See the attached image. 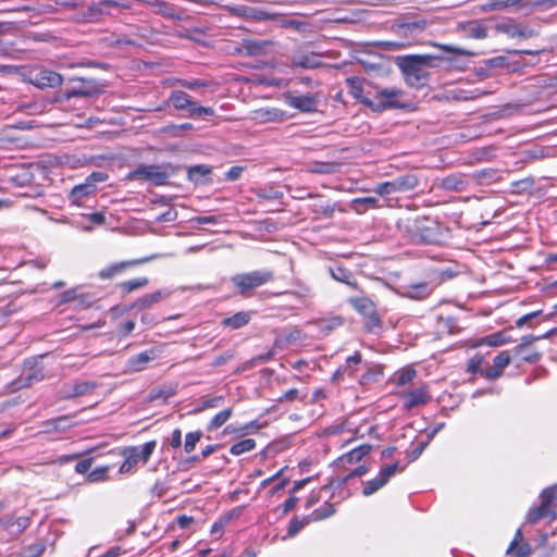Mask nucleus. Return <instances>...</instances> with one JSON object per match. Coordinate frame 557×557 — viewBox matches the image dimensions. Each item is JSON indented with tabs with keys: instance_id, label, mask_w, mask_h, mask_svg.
I'll list each match as a JSON object with an SVG mask.
<instances>
[{
	"instance_id": "nucleus-42",
	"label": "nucleus",
	"mask_w": 557,
	"mask_h": 557,
	"mask_svg": "<svg viewBox=\"0 0 557 557\" xmlns=\"http://www.w3.org/2000/svg\"><path fill=\"white\" fill-rule=\"evenodd\" d=\"M363 327L371 334H379L382 331V321L376 310L364 318Z\"/></svg>"
},
{
	"instance_id": "nucleus-3",
	"label": "nucleus",
	"mask_w": 557,
	"mask_h": 557,
	"mask_svg": "<svg viewBox=\"0 0 557 557\" xmlns=\"http://www.w3.org/2000/svg\"><path fill=\"white\" fill-rule=\"evenodd\" d=\"M174 172L175 168L171 163L139 164L128 173L127 178L131 181L148 182L154 186H163L169 183Z\"/></svg>"
},
{
	"instance_id": "nucleus-33",
	"label": "nucleus",
	"mask_w": 557,
	"mask_h": 557,
	"mask_svg": "<svg viewBox=\"0 0 557 557\" xmlns=\"http://www.w3.org/2000/svg\"><path fill=\"white\" fill-rule=\"evenodd\" d=\"M44 425L46 428V432H64L74 426L75 423L71 422V418L69 416H61L55 419L47 420Z\"/></svg>"
},
{
	"instance_id": "nucleus-12",
	"label": "nucleus",
	"mask_w": 557,
	"mask_h": 557,
	"mask_svg": "<svg viewBox=\"0 0 557 557\" xmlns=\"http://www.w3.org/2000/svg\"><path fill=\"white\" fill-rule=\"evenodd\" d=\"M284 99L290 108L302 113H311L318 110L319 100L317 95H294L293 92H286Z\"/></svg>"
},
{
	"instance_id": "nucleus-59",
	"label": "nucleus",
	"mask_w": 557,
	"mask_h": 557,
	"mask_svg": "<svg viewBox=\"0 0 557 557\" xmlns=\"http://www.w3.org/2000/svg\"><path fill=\"white\" fill-rule=\"evenodd\" d=\"M258 198L267 199V200H278L283 197V191L270 188H260L257 191Z\"/></svg>"
},
{
	"instance_id": "nucleus-15",
	"label": "nucleus",
	"mask_w": 557,
	"mask_h": 557,
	"mask_svg": "<svg viewBox=\"0 0 557 557\" xmlns=\"http://www.w3.org/2000/svg\"><path fill=\"white\" fill-rule=\"evenodd\" d=\"M173 294V290L169 287L158 289L151 294L144 295L136 299L131 308L136 310H145L151 308L153 305L168 299Z\"/></svg>"
},
{
	"instance_id": "nucleus-52",
	"label": "nucleus",
	"mask_w": 557,
	"mask_h": 557,
	"mask_svg": "<svg viewBox=\"0 0 557 557\" xmlns=\"http://www.w3.org/2000/svg\"><path fill=\"white\" fill-rule=\"evenodd\" d=\"M540 315H542V310H535L530 313H525L522 317L518 318L515 324L517 327H522L524 325H528L529 327H534V320Z\"/></svg>"
},
{
	"instance_id": "nucleus-46",
	"label": "nucleus",
	"mask_w": 557,
	"mask_h": 557,
	"mask_svg": "<svg viewBox=\"0 0 557 557\" xmlns=\"http://www.w3.org/2000/svg\"><path fill=\"white\" fill-rule=\"evenodd\" d=\"M344 324V319L342 317H332L329 319H323L319 322V327L321 332L325 335L332 332L333 330L342 326Z\"/></svg>"
},
{
	"instance_id": "nucleus-57",
	"label": "nucleus",
	"mask_w": 557,
	"mask_h": 557,
	"mask_svg": "<svg viewBox=\"0 0 557 557\" xmlns=\"http://www.w3.org/2000/svg\"><path fill=\"white\" fill-rule=\"evenodd\" d=\"M335 211V205L332 203H315L312 206V212L320 214L324 218H332Z\"/></svg>"
},
{
	"instance_id": "nucleus-45",
	"label": "nucleus",
	"mask_w": 557,
	"mask_h": 557,
	"mask_svg": "<svg viewBox=\"0 0 557 557\" xmlns=\"http://www.w3.org/2000/svg\"><path fill=\"white\" fill-rule=\"evenodd\" d=\"M510 331H511V329H506V330L490 334V347H497V346H502L504 344L511 342L512 338L509 335Z\"/></svg>"
},
{
	"instance_id": "nucleus-47",
	"label": "nucleus",
	"mask_w": 557,
	"mask_h": 557,
	"mask_svg": "<svg viewBox=\"0 0 557 557\" xmlns=\"http://www.w3.org/2000/svg\"><path fill=\"white\" fill-rule=\"evenodd\" d=\"M211 173V169L203 164L190 166L188 169V178L195 183H199L201 177H205Z\"/></svg>"
},
{
	"instance_id": "nucleus-14",
	"label": "nucleus",
	"mask_w": 557,
	"mask_h": 557,
	"mask_svg": "<svg viewBox=\"0 0 557 557\" xmlns=\"http://www.w3.org/2000/svg\"><path fill=\"white\" fill-rule=\"evenodd\" d=\"M494 184H502V186L496 189L490 187V194L506 193L508 190L512 193L519 191L518 188L521 183L511 180L509 171H498L490 168V186Z\"/></svg>"
},
{
	"instance_id": "nucleus-32",
	"label": "nucleus",
	"mask_w": 557,
	"mask_h": 557,
	"mask_svg": "<svg viewBox=\"0 0 557 557\" xmlns=\"http://www.w3.org/2000/svg\"><path fill=\"white\" fill-rule=\"evenodd\" d=\"M225 403V397L219 396H202L198 399V406L193 410V413H200L210 408L221 407Z\"/></svg>"
},
{
	"instance_id": "nucleus-7",
	"label": "nucleus",
	"mask_w": 557,
	"mask_h": 557,
	"mask_svg": "<svg viewBox=\"0 0 557 557\" xmlns=\"http://www.w3.org/2000/svg\"><path fill=\"white\" fill-rule=\"evenodd\" d=\"M44 377L42 368L37 367V364L30 360H26L24 362L23 373L3 387L2 395L13 394L23 388L30 387L33 384L42 381Z\"/></svg>"
},
{
	"instance_id": "nucleus-36",
	"label": "nucleus",
	"mask_w": 557,
	"mask_h": 557,
	"mask_svg": "<svg viewBox=\"0 0 557 557\" xmlns=\"http://www.w3.org/2000/svg\"><path fill=\"white\" fill-rule=\"evenodd\" d=\"M284 112L280 109H260L255 112V119L261 122L283 121Z\"/></svg>"
},
{
	"instance_id": "nucleus-38",
	"label": "nucleus",
	"mask_w": 557,
	"mask_h": 557,
	"mask_svg": "<svg viewBox=\"0 0 557 557\" xmlns=\"http://www.w3.org/2000/svg\"><path fill=\"white\" fill-rule=\"evenodd\" d=\"M148 283H149L148 277H145V276L136 277V278L120 283L117 285V287L120 288V290L123 295H127L136 289L146 287L148 285Z\"/></svg>"
},
{
	"instance_id": "nucleus-56",
	"label": "nucleus",
	"mask_w": 557,
	"mask_h": 557,
	"mask_svg": "<svg viewBox=\"0 0 557 557\" xmlns=\"http://www.w3.org/2000/svg\"><path fill=\"white\" fill-rule=\"evenodd\" d=\"M484 362V356L475 355L469 360L468 363V371L472 374L481 373L484 374V370L482 368ZM485 375L487 376V372H485Z\"/></svg>"
},
{
	"instance_id": "nucleus-4",
	"label": "nucleus",
	"mask_w": 557,
	"mask_h": 557,
	"mask_svg": "<svg viewBox=\"0 0 557 557\" xmlns=\"http://www.w3.org/2000/svg\"><path fill=\"white\" fill-rule=\"evenodd\" d=\"M168 102L177 111L187 112L188 117L213 116L214 110L211 107L200 106L191 96L183 90H173Z\"/></svg>"
},
{
	"instance_id": "nucleus-16",
	"label": "nucleus",
	"mask_w": 557,
	"mask_h": 557,
	"mask_svg": "<svg viewBox=\"0 0 557 557\" xmlns=\"http://www.w3.org/2000/svg\"><path fill=\"white\" fill-rule=\"evenodd\" d=\"M97 387V383L92 381L76 382L74 384H65L60 389V396L63 399H72L75 397L91 394Z\"/></svg>"
},
{
	"instance_id": "nucleus-26",
	"label": "nucleus",
	"mask_w": 557,
	"mask_h": 557,
	"mask_svg": "<svg viewBox=\"0 0 557 557\" xmlns=\"http://www.w3.org/2000/svg\"><path fill=\"white\" fill-rule=\"evenodd\" d=\"M156 358L153 350H146L131 357L127 361V366L132 371L138 372L146 368L147 363Z\"/></svg>"
},
{
	"instance_id": "nucleus-28",
	"label": "nucleus",
	"mask_w": 557,
	"mask_h": 557,
	"mask_svg": "<svg viewBox=\"0 0 557 557\" xmlns=\"http://www.w3.org/2000/svg\"><path fill=\"white\" fill-rule=\"evenodd\" d=\"M348 302L363 319L376 310L374 302L368 297L349 298Z\"/></svg>"
},
{
	"instance_id": "nucleus-6",
	"label": "nucleus",
	"mask_w": 557,
	"mask_h": 557,
	"mask_svg": "<svg viewBox=\"0 0 557 557\" xmlns=\"http://www.w3.org/2000/svg\"><path fill=\"white\" fill-rule=\"evenodd\" d=\"M273 277L274 275L272 271L257 270L247 273L236 274L235 276L232 277V282L242 296L248 297L252 289L271 282Z\"/></svg>"
},
{
	"instance_id": "nucleus-31",
	"label": "nucleus",
	"mask_w": 557,
	"mask_h": 557,
	"mask_svg": "<svg viewBox=\"0 0 557 557\" xmlns=\"http://www.w3.org/2000/svg\"><path fill=\"white\" fill-rule=\"evenodd\" d=\"M520 109L519 104L513 103H505L503 106H490V120L492 119H503L513 115Z\"/></svg>"
},
{
	"instance_id": "nucleus-19",
	"label": "nucleus",
	"mask_w": 557,
	"mask_h": 557,
	"mask_svg": "<svg viewBox=\"0 0 557 557\" xmlns=\"http://www.w3.org/2000/svg\"><path fill=\"white\" fill-rule=\"evenodd\" d=\"M398 193L413 190L419 185V177L413 172H407L392 178Z\"/></svg>"
},
{
	"instance_id": "nucleus-39",
	"label": "nucleus",
	"mask_w": 557,
	"mask_h": 557,
	"mask_svg": "<svg viewBox=\"0 0 557 557\" xmlns=\"http://www.w3.org/2000/svg\"><path fill=\"white\" fill-rule=\"evenodd\" d=\"M432 287L426 282L408 286L407 294L410 298L422 299L432 293Z\"/></svg>"
},
{
	"instance_id": "nucleus-61",
	"label": "nucleus",
	"mask_w": 557,
	"mask_h": 557,
	"mask_svg": "<svg viewBox=\"0 0 557 557\" xmlns=\"http://www.w3.org/2000/svg\"><path fill=\"white\" fill-rule=\"evenodd\" d=\"M269 44L267 41H250L247 44L246 49L251 55H259L265 52Z\"/></svg>"
},
{
	"instance_id": "nucleus-24",
	"label": "nucleus",
	"mask_w": 557,
	"mask_h": 557,
	"mask_svg": "<svg viewBox=\"0 0 557 557\" xmlns=\"http://www.w3.org/2000/svg\"><path fill=\"white\" fill-rule=\"evenodd\" d=\"M251 320V313L248 311H239L235 314L224 318L221 321V325L224 327H230L232 330H238L243 326L247 325Z\"/></svg>"
},
{
	"instance_id": "nucleus-18",
	"label": "nucleus",
	"mask_w": 557,
	"mask_h": 557,
	"mask_svg": "<svg viewBox=\"0 0 557 557\" xmlns=\"http://www.w3.org/2000/svg\"><path fill=\"white\" fill-rule=\"evenodd\" d=\"M96 190H97L96 185L95 184H90L89 182H87L85 180V183L78 184V185L74 186L71 189L70 195H69V199H70L72 205L79 206L81 201L84 198H87L90 195L95 194Z\"/></svg>"
},
{
	"instance_id": "nucleus-22",
	"label": "nucleus",
	"mask_w": 557,
	"mask_h": 557,
	"mask_svg": "<svg viewBox=\"0 0 557 557\" xmlns=\"http://www.w3.org/2000/svg\"><path fill=\"white\" fill-rule=\"evenodd\" d=\"M405 406L413 408L424 405L430 400V396L425 387H418L405 394Z\"/></svg>"
},
{
	"instance_id": "nucleus-58",
	"label": "nucleus",
	"mask_w": 557,
	"mask_h": 557,
	"mask_svg": "<svg viewBox=\"0 0 557 557\" xmlns=\"http://www.w3.org/2000/svg\"><path fill=\"white\" fill-rule=\"evenodd\" d=\"M33 181V174H30L28 171H21L16 175H13L10 177V182L14 184L15 186H25L30 184Z\"/></svg>"
},
{
	"instance_id": "nucleus-50",
	"label": "nucleus",
	"mask_w": 557,
	"mask_h": 557,
	"mask_svg": "<svg viewBox=\"0 0 557 557\" xmlns=\"http://www.w3.org/2000/svg\"><path fill=\"white\" fill-rule=\"evenodd\" d=\"M194 129V125L191 123H183V124H170L163 127V133H166L173 137L182 136L185 132Z\"/></svg>"
},
{
	"instance_id": "nucleus-53",
	"label": "nucleus",
	"mask_w": 557,
	"mask_h": 557,
	"mask_svg": "<svg viewBox=\"0 0 557 557\" xmlns=\"http://www.w3.org/2000/svg\"><path fill=\"white\" fill-rule=\"evenodd\" d=\"M495 30L497 33H503V34L508 35L511 38H515V37H517L518 24H515L512 22L497 23L495 25Z\"/></svg>"
},
{
	"instance_id": "nucleus-9",
	"label": "nucleus",
	"mask_w": 557,
	"mask_h": 557,
	"mask_svg": "<svg viewBox=\"0 0 557 557\" xmlns=\"http://www.w3.org/2000/svg\"><path fill=\"white\" fill-rule=\"evenodd\" d=\"M70 82L74 85L64 91L63 97L65 100H70L76 97L90 98L102 92V87L97 82V79L73 77L70 79Z\"/></svg>"
},
{
	"instance_id": "nucleus-5",
	"label": "nucleus",
	"mask_w": 557,
	"mask_h": 557,
	"mask_svg": "<svg viewBox=\"0 0 557 557\" xmlns=\"http://www.w3.org/2000/svg\"><path fill=\"white\" fill-rule=\"evenodd\" d=\"M157 446L156 441H149L143 446H128L122 450L124 461L121 465L119 472L121 474L131 473L136 466L141 462L146 465L153 454Z\"/></svg>"
},
{
	"instance_id": "nucleus-51",
	"label": "nucleus",
	"mask_w": 557,
	"mask_h": 557,
	"mask_svg": "<svg viewBox=\"0 0 557 557\" xmlns=\"http://www.w3.org/2000/svg\"><path fill=\"white\" fill-rule=\"evenodd\" d=\"M334 512V505L326 502L320 508L315 509L311 516L313 521H319L333 516Z\"/></svg>"
},
{
	"instance_id": "nucleus-21",
	"label": "nucleus",
	"mask_w": 557,
	"mask_h": 557,
	"mask_svg": "<svg viewBox=\"0 0 557 557\" xmlns=\"http://www.w3.org/2000/svg\"><path fill=\"white\" fill-rule=\"evenodd\" d=\"M511 355L508 350L500 351L493 359V364L490 366V381L497 379L502 375L503 370L510 363Z\"/></svg>"
},
{
	"instance_id": "nucleus-30",
	"label": "nucleus",
	"mask_w": 557,
	"mask_h": 557,
	"mask_svg": "<svg viewBox=\"0 0 557 557\" xmlns=\"http://www.w3.org/2000/svg\"><path fill=\"white\" fill-rule=\"evenodd\" d=\"M329 272L333 280L345 283L348 286L356 287L354 274L348 269L342 265H334L329 268Z\"/></svg>"
},
{
	"instance_id": "nucleus-20",
	"label": "nucleus",
	"mask_w": 557,
	"mask_h": 557,
	"mask_svg": "<svg viewBox=\"0 0 557 557\" xmlns=\"http://www.w3.org/2000/svg\"><path fill=\"white\" fill-rule=\"evenodd\" d=\"M554 336H557V327L550 329L546 333H544L542 335H539V336H535V335H532V334L524 335V336L521 337L520 344L517 345L513 348V350H512L513 351V356L522 355L524 349H525V347L532 345L536 341L549 339V338H552Z\"/></svg>"
},
{
	"instance_id": "nucleus-54",
	"label": "nucleus",
	"mask_w": 557,
	"mask_h": 557,
	"mask_svg": "<svg viewBox=\"0 0 557 557\" xmlns=\"http://www.w3.org/2000/svg\"><path fill=\"white\" fill-rule=\"evenodd\" d=\"M337 169V164L334 162H317L312 165L311 172L318 174H331Z\"/></svg>"
},
{
	"instance_id": "nucleus-63",
	"label": "nucleus",
	"mask_w": 557,
	"mask_h": 557,
	"mask_svg": "<svg viewBox=\"0 0 557 557\" xmlns=\"http://www.w3.org/2000/svg\"><path fill=\"white\" fill-rule=\"evenodd\" d=\"M220 445H207L202 450L200 455H195L188 458V461L190 462H200L201 460L208 458L210 455H212Z\"/></svg>"
},
{
	"instance_id": "nucleus-27",
	"label": "nucleus",
	"mask_w": 557,
	"mask_h": 557,
	"mask_svg": "<svg viewBox=\"0 0 557 557\" xmlns=\"http://www.w3.org/2000/svg\"><path fill=\"white\" fill-rule=\"evenodd\" d=\"M466 270V267L458 262H449L446 265L438 267L435 272L438 278L444 282L447 280H451L456 277L458 274L462 273Z\"/></svg>"
},
{
	"instance_id": "nucleus-34",
	"label": "nucleus",
	"mask_w": 557,
	"mask_h": 557,
	"mask_svg": "<svg viewBox=\"0 0 557 557\" xmlns=\"http://www.w3.org/2000/svg\"><path fill=\"white\" fill-rule=\"evenodd\" d=\"M293 63L296 66H300L304 69H317L320 67L322 62L319 58V55L313 53H305V54H298L294 57Z\"/></svg>"
},
{
	"instance_id": "nucleus-10",
	"label": "nucleus",
	"mask_w": 557,
	"mask_h": 557,
	"mask_svg": "<svg viewBox=\"0 0 557 557\" xmlns=\"http://www.w3.org/2000/svg\"><path fill=\"white\" fill-rule=\"evenodd\" d=\"M404 470L403 467L399 466V462H395L393 465H387L381 468L379 474L373 480H370L366 483L362 494L364 496H370L382 488L387 484L389 479L395 475L397 472H401Z\"/></svg>"
},
{
	"instance_id": "nucleus-1",
	"label": "nucleus",
	"mask_w": 557,
	"mask_h": 557,
	"mask_svg": "<svg viewBox=\"0 0 557 557\" xmlns=\"http://www.w3.org/2000/svg\"><path fill=\"white\" fill-rule=\"evenodd\" d=\"M346 84L349 94L374 112L400 107L396 98L401 95V91L397 88H371L364 91L363 82L356 76L348 77Z\"/></svg>"
},
{
	"instance_id": "nucleus-23",
	"label": "nucleus",
	"mask_w": 557,
	"mask_h": 557,
	"mask_svg": "<svg viewBox=\"0 0 557 557\" xmlns=\"http://www.w3.org/2000/svg\"><path fill=\"white\" fill-rule=\"evenodd\" d=\"M505 69L508 73L517 72L521 69V62L511 60L509 55H498L490 58V71L493 69Z\"/></svg>"
},
{
	"instance_id": "nucleus-17",
	"label": "nucleus",
	"mask_w": 557,
	"mask_h": 557,
	"mask_svg": "<svg viewBox=\"0 0 557 557\" xmlns=\"http://www.w3.org/2000/svg\"><path fill=\"white\" fill-rule=\"evenodd\" d=\"M372 449L370 444H362L347 454H344L336 460V465L338 467H345L346 465H351L360 461L364 456H367Z\"/></svg>"
},
{
	"instance_id": "nucleus-44",
	"label": "nucleus",
	"mask_w": 557,
	"mask_h": 557,
	"mask_svg": "<svg viewBox=\"0 0 557 557\" xmlns=\"http://www.w3.org/2000/svg\"><path fill=\"white\" fill-rule=\"evenodd\" d=\"M256 448V441L252 438H246L233 444L230 448V453L233 456H239L244 453L251 451Z\"/></svg>"
},
{
	"instance_id": "nucleus-13",
	"label": "nucleus",
	"mask_w": 557,
	"mask_h": 557,
	"mask_svg": "<svg viewBox=\"0 0 557 557\" xmlns=\"http://www.w3.org/2000/svg\"><path fill=\"white\" fill-rule=\"evenodd\" d=\"M426 21L419 16H400L396 24V32L404 36H417L426 28Z\"/></svg>"
},
{
	"instance_id": "nucleus-49",
	"label": "nucleus",
	"mask_w": 557,
	"mask_h": 557,
	"mask_svg": "<svg viewBox=\"0 0 557 557\" xmlns=\"http://www.w3.org/2000/svg\"><path fill=\"white\" fill-rule=\"evenodd\" d=\"M202 431L197 430L194 432H189L185 435V442H184V450L187 454H190L195 450L197 443L202 437Z\"/></svg>"
},
{
	"instance_id": "nucleus-8",
	"label": "nucleus",
	"mask_w": 557,
	"mask_h": 557,
	"mask_svg": "<svg viewBox=\"0 0 557 557\" xmlns=\"http://www.w3.org/2000/svg\"><path fill=\"white\" fill-rule=\"evenodd\" d=\"M413 236L418 243L425 245H438L446 239L443 228L429 219L416 222Z\"/></svg>"
},
{
	"instance_id": "nucleus-41",
	"label": "nucleus",
	"mask_w": 557,
	"mask_h": 557,
	"mask_svg": "<svg viewBox=\"0 0 557 557\" xmlns=\"http://www.w3.org/2000/svg\"><path fill=\"white\" fill-rule=\"evenodd\" d=\"M540 498L541 506H543L549 511H555V509L552 508V505L557 498V484L544 488L540 494Z\"/></svg>"
},
{
	"instance_id": "nucleus-25",
	"label": "nucleus",
	"mask_w": 557,
	"mask_h": 557,
	"mask_svg": "<svg viewBox=\"0 0 557 557\" xmlns=\"http://www.w3.org/2000/svg\"><path fill=\"white\" fill-rule=\"evenodd\" d=\"M556 517H557L556 511H549L540 505L537 507H533V508L529 509L527 517H525V522H524L523 528H525L527 524H531V525L535 524L542 518H549V520H555Z\"/></svg>"
},
{
	"instance_id": "nucleus-11",
	"label": "nucleus",
	"mask_w": 557,
	"mask_h": 557,
	"mask_svg": "<svg viewBox=\"0 0 557 557\" xmlns=\"http://www.w3.org/2000/svg\"><path fill=\"white\" fill-rule=\"evenodd\" d=\"M29 82L40 89L57 88L62 85L63 77L52 70L39 69L30 73Z\"/></svg>"
},
{
	"instance_id": "nucleus-2",
	"label": "nucleus",
	"mask_w": 557,
	"mask_h": 557,
	"mask_svg": "<svg viewBox=\"0 0 557 557\" xmlns=\"http://www.w3.org/2000/svg\"><path fill=\"white\" fill-rule=\"evenodd\" d=\"M440 61L441 58L431 54H406L398 55L395 63L410 87L421 88L429 82L428 70L437 66Z\"/></svg>"
},
{
	"instance_id": "nucleus-62",
	"label": "nucleus",
	"mask_w": 557,
	"mask_h": 557,
	"mask_svg": "<svg viewBox=\"0 0 557 557\" xmlns=\"http://www.w3.org/2000/svg\"><path fill=\"white\" fill-rule=\"evenodd\" d=\"M416 376V371L413 369L407 368L403 369L396 377V383L399 386L406 385L410 383Z\"/></svg>"
},
{
	"instance_id": "nucleus-35",
	"label": "nucleus",
	"mask_w": 557,
	"mask_h": 557,
	"mask_svg": "<svg viewBox=\"0 0 557 557\" xmlns=\"http://www.w3.org/2000/svg\"><path fill=\"white\" fill-rule=\"evenodd\" d=\"M379 199L375 197H361L352 200L351 208L359 214L364 213L369 208H379Z\"/></svg>"
},
{
	"instance_id": "nucleus-43",
	"label": "nucleus",
	"mask_w": 557,
	"mask_h": 557,
	"mask_svg": "<svg viewBox=\"0 0 557 557\" xmlns=\"http://www.w3.org/2000/svg\"><path fill=\"white\" fill-rule=\"evenodd\" d=\"M144 260H140V261H134V262H121V263H114V264H111L110 267L106 268V269H102L100 272H99V276L102 278V280H108V278H111L113 277L115 274L120 273L121 271H123L126 267L131 265V264H138V263H141Z\"/></svg>"
},
{
	"instance_id": "nucleus-29",
	"label": "nucleus",
	"mask_w": 557,
	"mask_h": 557,
	"mask_svg": "<svg viewBox=\"0 0 557 557\" xmlns=\"http://www.w3.org/2000/svg\"><path fill=\"white\" fill-rule=\"evenodd\" d=\"M467 185V181L463 176L458 174H451L442 178L440 187L447 191H460L463 190Z\"/></svg>"
},
{
	"instance_id": "nucleus-40",
	"label": "nucleus",
	"mask_w": 557,
	"mask_h": 557,
	"mask_svg": "<svg viewBox=\"0 0 557 557\" xmlns=\"http://www.w3.org/2000/svg\"><path fill=\"white\" fill-rule=\"evenodd\" d=\"M233 409L226 408L218 412L208 423L207 430L214 431L221 428L224 423H226L232 417Z\"/></svg>"
},
{
	"instance_id": "nucleus-60",
	"label": "nucleus",
	"mask_w": 557,
	"mask_h": 557,
	"mask_svg": "<svg viewBox=\"0 0 557 557\" xmlns=\"http://www.w3.org/2000/svg\"><path fill=\"white\" fill-rule=\"evenodd\" d=\"M533 552V547L529 542H522L515 546L513 550H509L508 553L516 557H529Z\"/></svg>"
},
{
	"instance_id": "nucleus-48",
	"label": "nucleus",
	"mask_w": 557,
	"mask_h": 557,
	"mask_svg": "<svg viewBox=\"0 0 557 557\" xmlns=\"http://www.w3.org/2000/svg\"><path fill=\"white\" fill-rule=\"evenodd\" d=\"M312 516L304 517L302 519H299L298 517H294L292 521L289 522V527L287 530L288 536L296 535L304 527L309 524L312 521Z\"/></svg>"
},
{
	"instance_id": "nucleus-64",
	"label": "nucleus",
	"mask_w": 557,
	"mask_h": 557,
	"mask_svg": "<svg viewBox=\"0 0 557 557\" xmlns=\"http://www.w3.org/2000/svg\"><path fill=\"white\" fill-rule=\"evenodd\" d=\"M173 395H175V388H173V387L164 386V387H161V388H158V389L154 388V389L151 391V398L152 399L163 398L164 400H168Z\"/></svg>"
},
{
	"instance_id": "nucleus-55",
	"label": "nucleus",
	"mask_w": 557,
	"mask_h": 557,
	"mask_svg": "<svg viewBox=\"0 0 557 557\" xmlns=\"http://www.w3.org/2000/svg\"><path fill=\"white\" fill-rule=\"evenodd\" d=\"M374 191L380 196H388L398 193L393 180L377 184L374 187Z\"/></svg>"
},
{
	"instance_id": "nucleus-37",
	"label": "nucleus",
	"mask_w": 557,
	"mask_h": 557,
	"mask_svg": "<svg viewBox=\"0 0 557 557\" xmlns=\"http://www.w3.org/2000/svg\"><path fill=\"white\" fill-rule=\"evenodd\" d=\"M369 471V468L364 465L358 466L354 470H351L348 474L343 476H337L335 481H332L330 485H325L324 488H329L335 484L336 487H341L348 480L352 478H360L364 475Z\"/></svg>"
}]
</instances>
